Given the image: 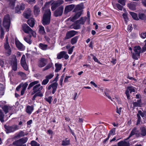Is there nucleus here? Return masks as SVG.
<instances>
[{
  "label": "nucleus",
  "mask_w": 146,
  "mask_h": 146,
  "mask_svg": "<svg viewBox=\"0 0 146 146\" xmlns=\"http://www.w3.org/2000/svg\"><path fill=\"white\" fill-rule=\"evenodd\" d=\"M50 4V3H46L44 7L42 8L43 10L45 11L42 20V24L44 25H48L50 23L51 12L50 9H49Z\"/></svg>",
  "instance_id": "nucleus-1"
},
{
  "label": "nucleus",
  "mask_w": 146,
  "mask_h": 146,
  "mask_svg": "<svg viewBox=\"0 0 146 146\" xmlns=\"http://www.w3.org/2000/svg\"><path fill=\"white\" fill-rule=\"evenodd\" d=\"M39 81H35L31 82L29 84L27 88L28 89H30L31 87L33 86V91L31 94L33 95L38 92H40L42 90L43 87L41 86L40 84L38 83Z\"/></svg>",
  "instance_id": "nucleus-2"
},
{
  "label": "nucleus",
  "mask_w": 146,
  "mask_h": 146,
  "mask_svg": "<svg viewBox=\"0 0 146 146\" xmlns=\"http://www.w3.org/2000/svg\"><path fill=\"white\" fill-rule=\"evenodd\" d=\"M138 131L136 127L134 128L132 130L129 137L125 140L119 142L117 144V146H129L130 144L129 141L125 140L128 139L130 137L135 134H137Z\"/></svg>",
  "instance_id": "nucleus-3"
},
{
  "label": "nucleus",
  "mask_w": 146,
  "mask_h": 146,
  "mask_svg": "<svg viewBox=\"0 0 146 146\" xmlns=\"http://www.w3.org/2000/svg\"><path fill=\"white\" fill-rule=\"evenodd\" d=\"M86 19V17H81L80 19L77 20L74 25H72L70 28L75 29H80V25L84 24Z\"/></svg>",
  "instance_id": "nucleus-4"
},
{
  "label": "nucleus",
  "mask_w": 146,
  "mask_h": 146,
  "mask_svg": "<svg viewBox=\"0 0 146 146\" xmlns=\"http://www.w3.org/2000/svg\"><path fill=\"white\" fill-rule=\"evenodd\" d=\"M22 29L25 33L29 34L30 36H31V35L33 37H36V33L33 31L27 24H24L22 25Z\"/></svg>",
  "instance_id": "nucleus-5"
},
{
  "label": "nucleus",
  "mask_w": 146,
  "mask_h": 146,
  "mask_svg": "<svg viewBox=\"0 0 146 146\" xmlns=\"http://www.w3.org/2000/svg\"><path fill=\"white\" fill-rule=\"evenodd\" d=\"M10 23V19L9 16L8 15H5L4 17L3 25L6 29V31L7 32L9 31Z\"/></svg>",
  "instance_id": "nucleus-6"
},
{
  "label": "nucleus",
  "mask_w": 146,
  "mask_h": 146,
  "mask_svg": "<svg viewBox=\"0 0 146 146\" xmlns=\"http://www.w3.org/2000/svg\"><path fill=\"white\" fill-rule=\"evenodd\" d=\"M134 52L133 53L132 57L136 60H137L138 57L140 56V54L141 51V48L139 46H135L134 47Z\"/></svg>",
  "instance_id": "nucleus-7"
},
{
  "label": "nucleus",
  "mask_w": 146,
  "mask_h": 146,
  "mask_svg": "<svg viewBox=\"0 0 146 146\" xmlns=\"http://www.w3.org/2000/svg\"><path fill=\"white\" fill-rule=\"evenodd\" d=\"M4 127L7 133L12 132L15 131L16 130L19 129V127L17 125H13L12 126H7L5 125Z\"/></svg>",
  "instance_id": "nucleus-8"
},
{
  "label": "nucleus",
  "mask_w": 146,
  "mask_h": 146,
  "mask_svg": "<svg viewBox=\"0 0 146 146\" xmlns=\"http://www.w3.org/2000/svg\"><path fill=\"white\" fill-rule=\"evenodd\" d=\"M2 108L5 113L6 114L7 113L9 112L10 115L13 113V112L14 110L13 106L9 105H5Z\"/></svg>",
  "instance_id": "nucleus-9"
},
{
  "label": "nucleus",
  "mask_w": 146,
  "mask_h": 146,
  "mask_svg": "<svg viewBox=\"0 0 146 146\" xmlns=\"http://www.w3.org/2000/svg\"><path fill=\"white\" fill-rule=\"evenodd\" d=\"M4 47L8 55H10L11 52V50L9 44L8 37L7 35L6 36V41L5 42L4 44Z\"/></svg>",
  "instance_id": "nucleus-10"
},
{
  "label": "nucleus",
  "mask_w": 146,
  "mask_h": 146,
  "mask_svg": "<svg viewBox=\"0 0 146 146\" xmlns=\"http://www.w3.org/2000/svg\"><path fill=\"white\" fill-rule=\"evenodd\" d=\"M15 41L16 46L19 50L23 51L25 50V46L18 40L17 38H15Z\"/></svg>",
  "instance_id": "nucleus-11"
},
{
  "label": "nucleus",
  "mask_w": 146,
  "mask_h": 146,
  "mask_svg": "<svg viewBox=\"0 0 146 146\" xmlns=\"http://www.w3.org/2000/svg\"><path fill=\"white\" fill-rule=\"evenodd\" d=\"M63 10L64 7L63 6H61L59 7L54 12L55 16L57 17L62 15L63 12Z\"/></svg>",
  "instance_id": "nucleus-12"
},
{
  "label": "nucleus",
  "mask_w": 146,
  "mask_h": 146,
  "mask_svg": "<svg viewBox=\"0 0 146 146\" xmlns=\"http://www.w3.org/2000/svg\"><path fill=\"white\" fill-rule=\"evenodd\" d=\"M21 64L24 69L26 70L28 69V67L26 64L25 56L24 54L22 55L21 60Z\"/></svg>",
  "instance_id": "nucleus-13"
},
{
  "label": "nucleus",
  "mask_w": 146,
  "mask_h": 146,
  "mask_svg": "<svg viewBox=\"0 0 146 146\" xmlns=\"http://www.w3.org/2000/svg\"><path fill=\"white\" fill-rule=\"evenodd\" d=\"M58 85V83L56 82L53 83L48 86L47 89L48 90L52 89V93L54 94L56 90Z\"/></svg>",
  "instance_id": "nucleus-14"
},
{
  "label": "nucleus",
  "mask_w": 146,
  "mask_h": 146,
  "mask_svg": "<svg viewBox=\"0 0 146 146\" xmlns=\"http://www.w3.org/2000/svg\"><path fill=\"white\" fill-rule=\"evenodd\" d=\"M135 92V89L134 87L133 86H130L128 87L127 88V89L126 91L125 94H126L127 98L128 99H129L130 95L129 92L130 93L131 92Z\"/></svg>",
  "instance_id": "nucleus-15"
},
{
  "label": "nucleus",
  "mask_w": 146,
  "mask_h": 146,
  "mask_svg": "<svg viewBox=\"0 0 146 146\" xmlns=\"http://www.w3.org/2000/svg\"><path fill=\"white\" fill-rule=\"evenodd\" d=\"M64 3V1L62 0H60L52 3L51 5V9L52 11L54 10L56 8L60 6L61 4Z\"/></svg>",
  "instance_id": "nucleus-16"
},
{
  "label": "nucleus",
  "mask_w": 146,
  "mask_h": 146,
  "mask_svg": "<svg viewBox=\"0 0 146 146\" xmlns=\"http://www.w3.org/2000/svg\"><path fill=\"white\" fill-rule=\"evenodd\" d=\"M74 7L73 5H67L65 7L64 13L65 14L71 11Z\"/></svg>",
  "instance_id": "nucleus-17"
},
{
  "label": "nucleus",
  "mask_w": 146,
  "mask_h": 146,
  "mask_svg": "<svg viewBox=\"0 0 146 146\" xmlns=\"http://www.w3.org/2000/svg\"><path fill=\"white\" fill-rule=\"evenodd\" d=\"M46 60L44 58H41L38 62V66L40 67H42L46 65Z\"/></svg>",
  "instance_id": "nucleus-18"
},
{
  "label": "nucleus",
  "mask_w": 146,
  "mask_h": 146,
  "mask_svg": "<svg viewBox=\"0 0 146 146\" xmlns=\"http://www.w3.org/2000/svg\"><path fill=\"white\" fill-rule=\"evenodd\" d=\"M76 34V32L74 31H72L67 32L66 34V39H69L74 35Z\"/></svg>",
  "instance_id": "nucleus-19"
},
{
  "label": "nucleus",
  "mask_w": 146,
  "mask_h": 146,
  "mask_svg": "<svg viewBox=\"0 0 146 146\" xmlns=\"http://www.w3.org/2000/svg\"><path fill=\"white\" fill-rule=\"evenodd\" d=\"M28 85L27 82H25L24 83H22V90L21 91V95H23L24 93L26 88Z\"/></svg>",
  "instance_id": "nucleus-20"
},
{
  "label": "nucleus",
  "mask_w": 146,
  "mask_h": 146,
  "mask_svg": "<svg viewBox=\"0 0 146 146\" xmlns=\"http://www.w3.org/2000/svg\"><path fill=\"white\" fill-rule=\"evenodd\" d=\"M13 146H26V144H23L19 139L13 142Z\"/></svg>",
  "instance_id": "nucleus-21"
},
{
  "label": "nucleus",
  "mask_w": 146,
  "mask_h": 146,
  "mask_svg": "<svg viewBox=\"0 0 146 146\" xmlns=\"http://www.w3.org/2000/svg\"><path fill=\"white\" fill-rule=\"evenodd\" d=\"M33 106L28 105L26 107V111L28 114H30L33 111Z\"/></svg>",
  "instance_id": "nucleus-22"
},
{
  "label": "nucleus",
  "mask_w": 146,
  "mask_h": 146,
  "mask_svg": "<svg viewBox=\"0 0 146 146\" xmlns=\"http://www.w3.org/2000/svg\"><path fill=\"white\" fill-rule=\"evenodd\" d=\"M82 14L81 11H79L75 15H74L71 19V21H73L77 19L80 17V16Z\"/></svg>",
  "instance_id": "nucleus-23"
},
{
  "label": "nucleus",
  "mask_w": 146,
  "mask_h": 146,
  "mask_svg": "<svg viewBox=\"0 0 146 146\" xmlns=\"http://www.w3.org/2000/svg\"><path fill=\"white\" fill-rule=\"evenodd\" d=\"M40 11V8L37 5H35L34 7V14L37 16L39 14Z\"/></svg>",
  "instance_id": "nucleus-24"
},
{
  "label": "nucleus",
  "mask_w": 146,
  "mask_h": 146,
  "mask_svg": "<svg viewBox=\"0 0 146 146\" xmlns=\"http://www.w3.org/2000/svg\"><path fill=\"white\" fill-rule=\"evenodd\" d=\"M140 129V134L142 136H145L146 135V127L142 126L141 127Z\"/></svg>",
  "instance_id": "nucleus-25"
},
{
  "label": "nucleus",
  "mask_w": 146,
  "mask_h": 146,
  "mask_svg": "<svg viewBox=\"0 0 146 146\" xmlns=\"http://www.w3.org/2000/svg\"><path fill=\"white\" fill-rule=\"evenodd\" d=\"M17 60L15 58L14 59V60L12 62V69L14 71H15L17 70Z\"/></svg>",
  "instance_id": "nucleus-26"
},
{
  "label": "nucleus",
  "mask_w": 146,
  "mask_h": 146,
  "mask_svg": "<svg viewBox=\"0 0 146 146\" xmlns=\"http://www.w3.org/2000/svg\"><path fill=\"white\" fill-rule=\"evenodd\" d=\"M27 23L31 27H33L35 24L34 19L32 18L29 19L27 21Z\"/></svg>",
  "instance_id": "nucleus-27"
},
{
  "label": "nucleus",
  "mask_w": 146,
  "mask_h": 146,
  "mask_svg": "<svg viewBox=\"0 0 146 146\" xmlns=\"http://www.w3.org/2000/svg\"><path fill=\"white\" fill-rule=\"evenodd\" d=\"M66 52L64 51L60 52L57 54V58L58 59H61L64 57V55Z\"/></svg>",
  "instance_id": "nucleus-28"
},
{
  "label": "nucleus",
  "mask_w": 146,
  "mask_h": 146,
  "mask_svg": "<svg viewBox=\"0 0 146 146\" xmlns=\"http://www.w3.org/2000/svg\"><path fill=\"white\" fill-rule=\"evenodd\" d=\"M24 16L27 19H28L31 15V11L30 9L28 10L24 13Z\"/></svg>",
  "instance_id": "nucleus-29"
},
{
  "label": "nucleus",
  "mask_w": 146,
  "mask_h": 146,
  "mask_svg": "<svg viewBox=\"0 0 146 146\" xmlns=\"http://www.w3.org/2000/svg\"><path fill=\"white\" fill-rule=\"evenodd\" d=\"M55 66L56 67L55 72H58L61 69L62 65L60 64L56 63L55 64Z\"/></svg>",
  "instance_id": "nucleus-30"
},
{
  "label": "nucleus",
  "mask_w": 146,
  "mask_h": 146,
  "mask_svg": "<svg viewBox=\"0 0 146 146\" xmlns=\"http://www.w3.org/2000/svg\"><path fill=\"white\" fill-rule=\"evenodd\" d=\"M139 18L142 20H143L146 22V16L143 14H139L138 15Z\"/></svg>",
  "instance_id": "nucleus-31"
},
{
  "label": "nucleus",
  "mask_w": 146,
  "mask_h": 146,
  "mask_svg": "<svg viewBox=\"0 0 146 146\" xmlns=\"http://www.w3.org/2000/svg\"><path fill=\"white\" fill-rule=\"evenodd\" d=\"M39 47L41 49L45 50L47 49V45L42 43H40L39 44Z\"/></svg>",
  "instance_id": "nucleus-32"
},
{
  "label": "nucleus",
  "mask_w": 146,
  "mask_h": 146,
  "mask_svg": "<svg viewBox=\"0 0 146 146\" xmlns=\"http://www.w3.org/2000/svg\"><path fill=\"white\" fill-rule=\"evenodd\" d=\"M39 32L41 34L43 35L45 34V32L43 27L42 26H39Z\"/></svg>",
  "instance_id": "nucleus-33"
},
{
  "label": "nucleus",
  "mask_w": 146,
  "mask_h": 146,
  "mask_svg": "<svg viewBox=\"0 0 146 146\" xmlns=\"http://www.w3.org/2000/svg\"><path fill=\"white\" fill-rule=\"evenodd\" d=\"M130 14L134 19L136 20H139L137 15L135 13L132 12H130Z\"/></svg>",
  "instance_id": "nucleus-34"
},
{
  "label": "nucleus",
  "mask_w": 146,
  "mask_h": 146,
  "mask_svg": "<svg viewBox=\"0 0 146 146\" xmlns=\"http://www.w3.org/2000/svg\"><path fill=\"white\" fill-rule=\"evenodd\" d=\"M141 101L140 100H138L137 102H133V105L134 107H139L141 105Z\"/></svg>",
  "instance_id": "nucleus-35"
},
{
  "label": "nucleus",
  "mask_w": 146,
  "mask_h": 146,
  "mask_svg": "<svg viewBox=\"0 0 146 146\" xmlns=\"http://www.w3.org/2000/svg\"><path fill=\"white\" fill-rule=\"evenodd\" d=\"M5 89L4 86L2 84H0V94L1 95H3V91Z\"/></svg>",
  "instance_id": "nucleus-36"
},
{
  "label": "nucleus",
  "mask_w": 146,
  "mask_h": 146,
  "mask_svg": "<svg viewBox=\"0 0 146 146\" xmlns=\"http://www.w3.org/2000/svg\"><path fill=\"white\" fill-rule=\"evenodd\" d=\"M78 38V36H76L72 38L71 40V43L72 44L76 43L77 42Z\"/></svg>",
  "instance_id": "nucleus-37"
},
{
  "label": "nucleus",
  "mask_w": 146,
  "mask_h": 146,
  "mask_svg": "<svg viewBox=\"0 0 146 146\" xmlns=\"http://www.w3.org/2000/svg\"><path fill=\"white\" fill-rule=\"evenodd\" d=\"M70 143V140H69L65 139L63 140L62 141V145L63 146H66L69 145Z\"/></svg>",
  "instance_id": "nucleus-38"
},
{
  "label": "nucleus",
  "mask_w": 146,
  "mask_h": 146,
  "mask_svg": "<svg viewBox=\"0 0 146 146\" xmlns=\"http://www.w3.org/2000/svg\"><path fill=\"white\" fill-rule=\"evenodd\" d=\"M4 116L2 111L0 110V120L2 122L4 121L3 119Z\"/></svg>",
  "instance_id": "nucleus-39"
},
{
  "label": "nucleus",
  "mask_w": 146,
  "mask_h": 146,
  "mask_svg": "<svg viewBox=\"0 0 146 146\" xmlns=\"http://www.w3.org/2000/svg\"><path fill=\"white\" fill-rule=\"evenodd\" d=\"M145 114V113L144 112H142L141 111L139 110L138 111V113L137 114V116H140L141 115L142 117H143L144 116Z\"/></svg>",
  "instance_id": "nucleus-40"
},
{
  "label": "nucleus",
  "mask_w": 146,
  "mask_h": 146,
  "mask_svg": "<svg viewBox=\"0 0 146 146\" xmlns=\"http://www.w3.org/2000/svg\"><path fill=\"white\" fill-rule=\"evenodd\" d=\"M28 139V138L27 137H25L19 139V140L23 144H24L25 143H26Z\"/></svg>",
  "instance_id": "nucleus-41"
},
{
  "label": "nucleus",
  "mask_w": 146,
  "mask_h": 146,
  "mask_svg": "<svg viewBox=\"0 0 146 146\" xmlns=\"http://www.w3.org/2000/svg\"><path fill=\"white\" fill-rule=\"evenodd\" d=\"M54 76V73H51L46 76L45 77V78H46L47 80H48V81H49V80L51 79Z\"/></svg>",
  "instance_id": "nucleus-42"
},
{
  "label": "nucleus",
  "mask_w": 146,
  "mask_h": 146,
  "mask_svg": "<svg viewBox=\"0 0 146 146\" xmlns=\"http://www.w3.org/2000/svg\"><path fill=\"white\" fill-rule=\"evenodd\" d=\"M31 146H40V144L35 141H32L31 142Z\"/></svg>",
  "instance_id": "nucleus-43"
},
{
  "label": "nucleus",
  "mask_w": 146,
  "mask_h": 146,
  "mask_svg": "<svg viewBox=\"0 0 146 146\" xmlns=\"http://www.w3.org/2000/svg\"><path fill=\"white\" fill-rule=\"evenodd\" d=\"M25 133L23 131L20 132L17 135V137H20L24 136L25 135Z\"/></svg>",
  "instance_id": "nucleus-44"
},
{
  "label": "nucleus",
  "mask_w": 146,
  "mask_h": 146,
  "mask_svg": "<svg viewBox=\"0 0 146 146\" xmlns=\"http://www.w3.org/2000/svg\"><path fill=\"white\" fill-rule=\"evenodd\" d=\"M115 128H113L111 129L109 131V133L110 134H111V135H115Z\"/></svg>",
  "instance_id": "nucleus-45"
},
{
  "label": "nucleus",
  "mask_w": 146,
  "mask_h": 146,
  "mask_svg": "<svg viewBox=\"0 0 146 146\" xmlns=\"http://www.w3.org/2000/svg\"><path fill=\"white\" fill-rule=\"evenodd\" d=\"M93 58L95 62H98L100 64H102L98 60L97 58L94 55H92Z\"/></svg>",
  "instance_id": "nucleus-46"
},
{
  "label": "nucleus",
  "mask_w": 146,
  "mask_h": 146,
  "mask_svg": "<svg viewBox=\"0 0 146 146\" xmlns=\"http://www.w3.org/2000/svg\"><path fill=\"white\" fill-rule=\"evenodd\" d=\"M1 34L0 35V38L1 39H2L4 37V30L2 27H1Z\"/></svg>",
  "instance_id": "nucleus-47"
},
{
  "label": "nucleus",
  "mask_w": 146,
  "mask_h": 146,
  "mask_svg": "<svg viewBox=\"0 0 146 146\" xmlns=\"http://www.w3.org/2000/svg\"><path fill=\"white\" fill-rule=\"evenodd\" d=\"M49 82L48 80H47L46 78L42 82L41 84L42 85H45L46 84Z\"/></svg>",
  "instance_id": "nucleus-48"
},
{
  "label": "nucleus",
  "mask_w": 146,
  "mask_h": 146,
  "mask_svg": "<svg viewBox=\"0 0 146 146\" xmlns=\"http://www.w3.org/2000/svg\"><path fill=\"white\" fill-rule=\"evenodd\" d=\"M129 8L131 10H134L135 9V6L133 4H131L129 5Z\"/></svg>",
  "instance_id": "nucleus-49"
},
{
  "label": "nucleus",
  "mask_w": 146,
  "mask_h": 146,
  "mask_svg": "<svg viewBox=\"0 0 146 146\" xmlns=\"http://www.w3.org/2000/svg\"><path fill=\"white\" fill-rule=\"evenodd\" d=\"M24 40L27 42V43L29 44H31L32 42L31 40L27 38L26 37H25L24 38Z\"/></svg>",
  "instance_id": "nucleus-50"
},
{
  "label": "nucleus",
  "mask_w": 146,
  "mask_h": 146,
  "mask_svg": "<svg viewBox=\"0 0 146 146\" xmlns=\"http://www.w3.org/2000/svg\"><path fill=\"white\" fill-rule=\"evenodd\" d=\"M126 0H119L118 2L123 5H125V2Z\"/></svg>",
  "instance_id": "nucleus-51"
},
{
  "label": "nucleus",
  "mask_w": 146,
  "mask_h": 146,
  "mask_svg": "<svg viewBox=\"0 0 146 146\" xmlns=\"http://www.w3.org/2000/svg\"><path fill=\"white\" fill-rule=\"evenodd\" d=\"M20 9L19 8V6L18 5L15 8V12L18 13H21Z\"/></svg>",
  "instance_id": "nucleus-52"
},
{
  "label": "nucleus",
  "mask_w": 146,
  "mask_h": 146,
  "mask_svg": "<svg viewBox=\"0 0 146 146\" xmlns=\"http://www.w3.org/2000/svg\"><path fill=\"white\" fill-rule=\"evenodd\" d=\"M52 64H48L45 68H43V70L45 71L46 70L48 69L51 66Z\"/></svg>",
  "instance_id": "nucleus-53"
},
{
  "label": "nucleus",
  "mask_w": 146,
  "mask_h": 146,
  "mask_svg": "<svg viewBox=\"0 0 146 146\" xmlns=\"http://www.w3.org/2000/svg\"><path fill=\"white\" fill-rule=\"evenodd\" d=\"M64 76L62 75L61 76L60 80V84L61 86H62V82L64 79Z\"/></svg>",
  "instance_id": "nucleus-54"
},
{
  "label": "nucleus",
  "mask_w": 146,
  "mask_h": 146,
  "mask_svg": "<svg viewBox=\"0 0 146 146\" xmlns=\"http://www.w3.org/2000/svg\"><path fill=\"white\" fill-rule=\"evenodd\" d=\"M116 5L117 7L119 10L121 11L122 10L123 7L122 6L120 5L119 4H117Z\"/></svg>",
  "instance_id": "nucleus-55"
},
{
  "label": "nucleus",
  "mask_w": 146,
  "mask_h": 146,
  "mask_svg": "<svg viewBox=\"0 0 146 146\" xmlns=\"http://www.w3.org/2000/svg\"><path fill=\"white\" fill-rule=\"evenodd\" d=\"M52 99V97L51 96H49L48 98H46V100L50 104L51 102V100Z\"/></svg>",
  "instance_id": "nucleus-56"
},
{
  "label": "nucleus",
  "mask_w": 146,
  "mask_h": 146,
  "mask_svg": "<svg viewBox=\"0 0 146 146\" xmlns=\"http://www.w3.org/2000/svg\"><path fill=\"white\" fill-rule=\"evenodd\" d=\"M137 125H138L140 123V122L141 120V118L140 116H137Z\"/></svg>",
  "instance_id": "nucleus-57"
},
{
  "label": "nucleus",
  "mask_w": 146,
  "mask_h": 146,
  "mask_svg": "<svg viewBox=\"0 0 146 146\" xmlns=\"http://www.w3.org/2000/svg\"><path fill=\"white\" fill-rule=\"evenodd\" d=\"M19 6V8L20 9V10H23L25 9V5L23 4H21L19 5H18Z\"/></svg>",
  "instance_id": "nucleus-58"
},
{
  "label": "nucleus",
  "mask_w": 146,
  "mask_h": 146,
  "mask_svg": "<svg viewBox=\"0 0 146 146\" xmlns=\"http://www.w3.org/2000/svg\"><path fill=\"white\" fill-rule=\"evenodd\" d=\"M74 48V46H73L72 47H71L69 49L68 51V53L69 54H71L72 53Z\"/></svg>",
  "instance_id": "nucleus-59"
},
{
  "label": "nucleus",
  "mask_w": 146,
  "mask_h": 146,
  "mask_svg": "<svg viewBox=\"0 0 146 146\" xmlns=\"http://www.w3.org/2000/svg\"><path fill=\"white\" fill-rule=\"evenodd\" d=\"M141 36L143 38H145L146 37V34H145V32L141 33Z\"/></svg>",
  "instance_id": "nucleus-60"
},
{
  "label": "nucleus",
  "mask_w": 146,
  "mask_h": 146,
  "mask_svg": "<svg viewBox=\"0 0 146 146\" xmlns=\"http://www.w3.org/2000/svg\"><path fill=\"white\" fill-rule=\"evenodd\" d=\"M123 16L125 21H127L128 19L127 15L126 14L124 13L123 15Z\"/></svg>",
  "instance_id": "nucleus-61"
},
{
  "label": "nucleus",
  "mask_w": 146,
  "mask_h": 146,
  "mask_svg": "<svg viewBox=\"0 0 146 146\" xmlns=\"http://www.w3.org/2000/svg\"><path fill=\"white\" fill-rule=\"evenodd\" d=\"M71 77L70 76H66L65 77L64 80V82H67L68 80V79L69 78H70Z\"/></svg>",
  "instance_id": "nucleus-62"
},
{
  "label": "nucleus",
  "mask_w": 146,
  "mask_h": 146,
  "mask_svg": "<svg viewBox=\"0 0 146 146\" xmlns=\"http://www.w3.org/2000/svg\"><path fill=\"white\" fill-rule=\"evenodd\" d=\"M116 60L114 58H112V60L111 61V62L113 64H115L116 63Z\"/></svg>",
  "instance_id": "nucleus-63"
},
{
  "label": "nucleus",
  "mask_w": 146,
  "mask_h": 146,
  "mask_svg": "<svg viewBox=\"0 0 146 146\" xmlns=\"http://www.w3.org/2000/svg\"><path fill=\"white\" fill-rule=\"evenodd\" d=\"M132 27H131V25H129L127 27V30L128 31H130V32L131 31L132 29Z\"/></svg>",
  "instance_id": "nucleus-64"
}]
</instances>
